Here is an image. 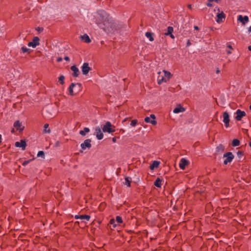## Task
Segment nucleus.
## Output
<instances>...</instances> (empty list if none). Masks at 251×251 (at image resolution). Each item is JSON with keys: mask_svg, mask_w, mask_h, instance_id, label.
Returning a JSON list of instances; mask_svg holds the SVG:
<instances>
[{"mask_svg": "<svg viewBox=\"0 0 251 251\" xmlns=\"http://www.w3.org/2000/svg\"><path fill=\"white\" fill-rule=\"evenodd\" d=\"M96 23L100 28L103 29L104 31L106 30V27L110 26L111 24L109 16L104 11H100L99 13Z\"/></svg>", "mask_w": 251, "mask_h": 251, "instance_id": "nucleus-1", "label": "nucleus"}, {"mask_svg": "<svg viewBox=\"0 0 251 251\" xmlns=\"http://www.w3.org/2000/svg\"><path fill=\"white\" fill-rule=\"evenodd\" d=\"M163 73L164 74V75H160L161 72L158 73L159 75L157 77V83L158 84H161L163 82H167L172 76V75L166 70H163Z\"/></svg>", "mask_w": 251, "mask_h": 251, "instance_id": "nucleus-2", "label": "nucleus"}, {"mask_svg": "<svg viewBox=\"0 0 251 251\" xmlns=\"http://www.w3.org/2000/svg\"><path fill=\"white\" fill-rule=\"evenodd\" d=\"M112 125L109 121L106 122L105 124L102 127V131L104 132L111 133L115 132V130L112 128Z\"/></svg>", "mask_w": 251, "mask_h": 251, "instance_id": "nucleus-3", "label": "nucleus"}, {"mask_svg": "<svg viewBox=\"0 0 251 251\" xmlns=\"http://www.w3.org/2000/svg\"><path fill=\"white\" fill-rule=\"evenodd\" d=\"M224 157L226 158L224 161V164L226 165L232 161L234 158V155L232 152H228L224 154Z\"/></svg>", "mask_w": 251, "mask_h": 251, "instance_id": "nucleus-4", "label": "nucleus"}, {"mask_svg": "<svg viewBox=\"0 0 251 251\" xmlns=\"http://www.w3.org/2000/svg\"><path fill=\"white\" fill-rule=\"evenodd\" d=\"M145 121L147 123L151 124L152 125H156L157 124V122L155 120V116L154 114H151L150 117H146Z\"/></svg>", "mask_w": 251, "mask_h": 251, "instance_id": "nucleus-5", "label": "nucleus"}, {"mask_svg": "<svg viewBox=\"0 0 251 251\" xmlns=\"http://www.w3.org/2000/svg\"><path fill=\"white\" fill-rule=\"evenodd\" d=\"M223 122L225 124L226 127H228L229 126V116L227 112H224L223 114Z\"/></svg>", "mask_w": 251, "mask_h": 251, "instance_id": "nucleus-6", "label": "nucleus"}, {"mask_svg": "<svg viewBox=\"0 0 251 251\" xmlns=\"http://www.w3.org/2000/svg\"><path fill=\"white\" fill-rule=\"evenodd\" d=\"M218 12L217 14L216 22L218 23H221L225 19V15L223 11H220L219 8L217 9Z\"/></svg>", "mask_w": 251, "mask_h": 251, "instance_id": "nucleus-7", "label": "nucleus"}, {"mask_svg": "<svg viewBox=\"0 0 251 251\" xmlns=\"http://www.w3.org/2000/svg\"><path fill=\"white\" fill-rule=\"evenodd\" d=\"M91 140L90 139L85 140L83 143H81L80 147L82 150H85L86 148L90 149L91 147Z\"/></svg>", "mask_w": 251, "mask_h": 251, "instance_id": "nucleus-8", "label": "nucleus"}, {"mask_svg": "<svg viewBox=\"0 0 251 251\" xmlns=\"http://www.w3.org/2000/svg\"><path fill=\"white\" fill-rule=\"evenodd\" d=\"M235 114H236L235 119L238 121L241 120L242 118L246 116L245 112L244 111H242L240 109H237L236 111Z\"/></svg>", "mask_w": 251, "mask_h": 251, "instance_id": "nucleus-9", "label": "nucleus"}, {"mask_svg": "<svg viewBox=\"0 0 251 251\" xmlns=\"http://www.w3.org/2000/svg\"><path fill=\"white\" fill-rule=\"evenodd\" d=\"M38 45H39V38L38 37H34L32 41L29 42L27 44L28 47H31L33 48Z\"/></svg>", "mask_w": 251, "mask_h": 251, "instance_id": "nucleus-10", "label": "nucleus"}, {"mask_svg": "<svg viewBox=\"0 0 251 251\" xmlns=\"http://www.w3.org/2000/svg\"><path fill=\"white\" fill-rule=\"evenodd\" d=\"M82 72L84 75H87L90 71L91 68L88 63H84L81 67Z\"/></svg>", "mask_w": 251, "mask_h": 251, "instance_id": "nucleus-11", "label": "nucleus"}, {"mask_svg": "<svg viewBox=\"0 0 251 251\" xmlns=\"http://www.w3.org/2000/svg\"><path fill=\"white\" fill-rule=\"evenodd\" d=\"M95 132L97 138L98 140H101L103 137V134L101 130V129L100 127H96L95 128Z\"/></svg>", "mask_w": 251, "mask_h": 251, "instance_id": "nucleus-12", "label": "nucleus"}, {"mask_svg": "<svg viewBox=\"0 0 251 251\" xmlns=\"http://www.w3.org/2000/svg\"><path fill=\"white\" fill-rule=\"evenodd\" d=\"M13 126L17 130L19 131H22L24 129V126H22V123L18 120L14 122Z\"/></svg>", "mask_w": 251, "mask_h": 251, "instance_id": "nucleus-13", "label": "nucleus"}, {"mask_svg": "<svg viewBox=\"0 0 251 251\" xmlns=\"http://www.w3.org/2000/svg\"><path fill=\"white\" fill-rule=\"evenodd\" d=\"M238 21L242 23L243 25H245L246 23L249 22V18L247 16H244V17L242 15H239L238 16Z\"/></svg>", "mask_w": 251, "mask_h": 251, "instance_id": "nucleus-14", "label": "nucleus"}, {"mask_svg": "<svg viewBox=\"0 0 251 251\" xmlns=\"http://www.w3.org/2000/svg\"><path fill=\"white\" fill-rule=\"evenodd\" d=\"M76 86H78L79 88H80L81 87V84L80 83H72L71 84V85H70L69 86V94L71 96H73L74 93V91H73V88L75 87H76Z\"/></svg>", "mask_w": 251, "mask_h": 251, "instance_id": "nucleus-15", "label": "nucleus"}, {"mask_svg": "<svg viewBox=\"0 0 251 251\" xmlns=\"http://www.w3.org/2000/svg\"><path fill=\"white\" fill-rule=\"evenodd\" d=\"M26 145V142L24 140H21L20 142H16L15 144L16 147L22 148L23 150H25Z\"/></svg>", "mask_w": 251, "mask_h": 251, "instance_id": "nucleus-16", "label": "nucleus"}, {"mask_svg": "<svg viewBox=\"0 0 251 251\" xmlns=\"http://www.w3.org/2000/svg\"><path fill=\"white\" fill-rule=\"evenodd\" d=\"M75 219H80L82 220H86L87 221H88L90 219V216L87 215H76L75 216Z\"/></svg>", "mask_w": 251, "mask_h": 251, "instance_id": "nucleus-17", "label": "nucleus"}, {"mask_svg": "<svg viewBox=\"0 0 251 251\" xmlns=\"http://www.w3.org/2000/svg\"><path fill=\"white\" fill-rule=\"evenodd\" d=\"M71 69L73 72V76L75 77H77L79 75L78 69L75 65H73L71 67Z\"/></svg>", "mask_w": 251, "mask_h": 251, "instance_id": "nucleus-18", "label": "nucleus"}, {"mask_svg": "<svg viewBox=\"0 0 251 251\" xmlns=\"http://www.w3.org/2000/svg\"><path fill=\"white\" fill-rule=\"evenodd\" d=\"M187 164H188L187 161L184 158H182L181 159L179 164V168L183 170L185 169V166L187 165Z\"/></svg>", "mask_w": 251, "mask_h": 251, "instance_id": "nucleus-19", "label": "nucleus"}, {"mask_svg": "<svg viewBox=\"0 0 251 251\" xmlns=\"http://www.w3.org/2000/svg\"><path fill=\"white\" fill-rule=\"evenodd\" d=\"M80 39L82 41L86 43H89L91 42V39L87 34H84L81 36Z\"/></svg>", "mask_w": 251, "mask_h": 251, "instance_id": "nucleus-20", "label": "nucleus"}, {"mask_svg": "<svg viewBox=\"0 0 251 251\" xmlns=\"http://www.w3.org/2000/svg\"><path fill=\"white\" fill-rule=\"evenodd\" d=\"M185 111V108L181 107V106H178V107H176L174 110H173V112L174 113H180V112H183Z\"/></svg>", "mask_w": 251, "mask_h": 251, "instance_id": "nucleus-21", "label": "nucleus"}, {"mask_svg": "<svg viewBox=\"0 0 251 251\" xmlns=\"http://www.w3.org/2000/svg\"><path fill=\"white\" fill-rule=\"evenodd\" d=\"M90 132V129L88 127H84L83 130L79 131V134L83 136H84L86 133Z\"/></svg>", "mask_w": 251, "mask_h": 251, "instance_id": "nucleus-22", "label": "nucleus"}, {"mask_svg": "<svg viewBox=\"0 0 251 251\" xmlns=\"http://www.w3.org/2000/svg\"><path fill=\"white\" fill-rule=\"evenodd\" d=\"M173 31H174L173 27L172 26H168L167 28V32L165 33V35L166 36H169L170 34H171V33H173Z\"/></svg>", "mask_w": 251, "mask_h": 251, "instance_id": "nucleus-23", "label": "nucleus"}, {"mask_svg": "<svg viewBox=\"0 0 251 251\" xmlns=\"http://www.w3.org/2000/svg\"><path fill=\"white\" fill-rule=\"evenodd\" d=\"M154 185L157 187H161V180L159 178H157L154 182Z\"/></svg>", "mask_w": 251, "mask_h": 251, "instance_id": "nucleus-24", "label": "nucleus"}, {"mask_svg": "<svg viewBox=\"0 0 251 251\" xmlns=\"http://www.w3.org/2000/svg\"><path fill=\"white\" fill-rule=\"evenodd\" d=\"M240 145V141L238 139H234L232 141V145L233 147H237Z\"/></svg>", "mask_w": 251, "mask_h": 251, "instance_id": "nucleus-25", "label": "nucleus"}, {"mask_svg": "<svg viewBox=\"0 0 251 251\" xmlns=\"http://www.w3.org/2000/svg\"><path fill=\"white\" fill-rule=\"evenodd\" d=\"M131 181V179L130 177H126L125 178V182H124L125 185H126L127 187H130Z\"/></svg>", "mask_w": 251, "mask_h": 251, "instance_id": "nucleus-26", "label": "nucleus"}, {"mask_svg": "<svg viewBox=\"0 0 251 251\" xmlns=\"http://www.w3.org/2000/svg\"><path fill=\"white\" fill-rule=\"evenodd\" d=\"M49 125L48 124H46L44 126V132L50 133V128H49Z\"/></svg>", "mask_w": 251, "mask_h": 251, "instance_id": "nucleus-27", "label": "nucleus"}, {"mask_svg": "<svg viewBox=\"0 0 251 251\" xmlns=\"http://www.w3.org/2000/svg\"><path fill=\"white\" fill-rule=\"evenodd\" d=\"M146 37L149 39V40L150 41H153L154 39L152 36V34L151 33V32H147L145 34Z\"/></svg>", "mask_w": 251, "mask_h": 251, "instance_id": "nucleus-28", "label": "nucleus"}, {"mask_svg": "<svg viewBox=\"0 0 251 251\" xmlns=\"http://www.w3.org/2000/svg\"><path fill=\"white\" fill-rule=\"evenodd\" d=\"M159 165V162L157 161H154L153 163L151 165V169H153L154 167H157Z\"/></svg>", "mask_w": 251, "mask_h": 251, "instance_id": "nucleus-29", "label": "nucleus"}, {"mask_svg": "<svg viewBox=\"0 0 251 251\" xmlns=\"http://www.w3.org/2000/svg\"><path fill=\"white\" fill-rule=\"evenodd\" d=\"M64 79H65V77L64 76V75H60L59 77V82L60 84H63L64 83Z\"/></svg>", "mask_w": 251, "mask_h": 251, "instance_id": "nucleus-30", "label": "nucleus"}, {"mask_svg": "<svg viewBox=\"0 0 251 251\" xmlns=\"http://www.w3.org/2000/svg\"><path fill=\"white\" fill-rule=\"evenodd\" d=\"M115 220L116 222H117L119 224L122 223V222H123V220H122V218L119 216H116V219Z\"/></svg>", "mask_w": 251, "mask_h": 251, "instance_id": "nucleus-31", "label": "nucleus"}, {"mask_svg": "<svg viewBox=\"0 0 251 251\" xmlns=\"http://www.w3.org/2000/svg\"><path fill=\"white\" fill-rule=\"evenodd\" d=\"M138 123V121L137 120H133L131 121L130 123V126H135Z\"/></svg>", "mask_w": 251, "mask_h": 251, "instance_id": "nucleus-32", "label": "nucleus"}, {"mask_svg": "<svg viewBox=\"0 0 251 251\" xmlns=\"http://www.w3.org/2000/svg\"><path fill=\"white\" fill-rule=\"evenodd\" d=\"M21 50L23 53L27 52L29 50V49L25 47H22Z\"/></svg>", "mask_w": 251, "mask_h": 251, "instance_id": "nucleus-33", "label": "nucleus"}, {"mask_svg": "<svg viewBox=\"0 0 251 251\" xmlns=\"http://www.w3.org/2000/svg\"><path fill=\"white\" fill-rule=\"evenodd\" d=\"M115 222L116 221L114 219H111L110 221V224L112 225L114 227H115L117 226L116 224H115Z\"/></svg>", "mask_w": 251, "mask_h": 251, "instance_id": "nucleus-34", "label": "nucleus"}, {"mask_svg": "<svg viewBox=\"0 0 251 251\" xmlns=\"http://www.w3.org/2000/svg\"><path fill=\"white\" fill-rule=\"evenodd\" d=\"M44 156V152L43 151H38V153H37V156L38 157H43Z\"/></svg>", "mask_w": 251, "mask_h": 251, "instance_id": "nucleus-35", "label": "nucleus"}, {"mask_svg": "<svg viewBox=\"0 0 251 251\" xmlns=\"http://www.w3.org/2000/svg\"><path fill=\"white\" fill-rule=\"evenodd\" d=\"M237 154L239 158H241L243 156V152L241 151H238Z\"/></svg>", "mask_w": 251, "mask_h": 251, "instance_id": "nucleus-36", "label": "nucleus"}, {"mask_svg": "<svg viewBox=\"0 0 251 251\" xmlns=\"http://www.w3.org/2000/svg\"><path fill=\"white\" fill-rule=\"evenodd\" d=\"M217 149H218V150L224 151V146H223L222 145H220L217 147Z\"/></svg>", "mask_w": 251, "mask_h": 251, "instance_id": "nucleus-37", "label": "nucleus"}, {"mask_svg": "<svg viewBox=\"0 0 251 251\" xmlns=\"http://www.w3.org/2000/svg\"><path fill=\"white\" fill-rule=\"evenodd\" d=\"M30 160H26V161H25L23 163V166H26V165H27L29 162H30Z\"/></svg>", "mask_w": 251, "mask_h": 251, "instance_id": "nucleus-38", "label": "nucleus"}, {"mask_svg": "<svg viewBox=\"0 0 251 251\" xmlns=\"http://www.w3.org/2000/svg\"><path fill=\"white\" fill-rule=\"evenodd\" d=\"M64 59L67 61L70 60V58L68 56H65Z\"/></svg>", "mask_w": 251, "mask_h": 251, "instance_id": "nucleus-39", "label": "nucleus"}, {"mask_svg": "<svg viewBox=\"0 0 251 251\" xmlns=\"http://www.w3.org/2000/svg\"><path fill=\"white\" fill-rule=\"evenodd\" d=\"M191 43L190 40H188L187 43V46H189L191 45Z\"/></svg>", "mask_w": 251, "mask_h": 251, "instance_id": "nucleus-40", "label": "nucleus"}, {"mask_svg": "<svg viewBox=\"0 0 251 251\" xmlns=\"http://www.w3.org/2000/svg\"><path fill=\"white\" fill-rule=\"evenodd\" d=\"M62 60V58H61V57H59V58H57V62H60V61H61Z\"/></svg>", "mask_w": 251, "mask_h": 251, "instance_id": "nucleus-41", "label": "nucleus"}, {"mask_svg": "<svg viewBox=\"0 0 251 251\" xmlns=\"http://www.w3.org/2000/svg\"><path fill=\"white\" fill-rule=\"evenodd\" d=\"M169 36H170L171 37V38H172V39H174V38H175V36H174V35L173 34V33H171V34H170Z\"/></svg>", "mask_w": 251, "mask_h": 251, "instance_id": "nucleus-42", "label": "nucleus"}, {"mask_svg": "<svg viewBox=\"0 0 251 251\" xmlns=\"http://www.w3.org/2000/svg\"><path fill=\"white\" fill-rule=\"evenodd\" d=\"M251 32V25L248 28V33H250Z\"/></svg>", "mask_w": 251, "mask_h": 251, "instance_id": "nucleus-43", "label": "nucleus"}, {"mask_svg": "<svg viewBox=\"0 0 251 251\" xmlns=\"http://www.w3.org/2000/svg\"><path fill=\"white\" fill-rule=\"evenodd\" d=\"M112 141H113L114 143L116 142V138L115 137H113V138H112Z\"/></svg>", "mask_w": 251, "mask_h": 251, "instance_id": "nucleus-44", "label": "nucleus"}, {"mask_svg": "<svg viewBox=\"0 0 251 251\" xmlns=\"http://www.w3.org/2000/svg\"><path fill=\"white\" fill-rule=\"evenodd\" d=\"M227 47L228 48L230 49H232V46L230 45H228L227 46Z\"/></svg>", "mask_w": 251, "mask_h": 251, "instance_id": "nucleus-45", "label": "nucleus"}, {"mask_svg": "<svg viewBox=\"0 0 251 251\" xmlns=\"http://www.w3.org/2000/svg\"><path fill=\"white\" fill-rule=\"evenodd\" d=\"M209 2H212L213 1H216L217 2H218L219 1V0H208Z\"/></svg>", "mask_w": 251, "mask_h": 251, "instance_id": "nucleus-46", "label": "nucleus"}, {"mask_svg": "<svg viewBox=\"0 0 251 251\" xmlns=\"http://www.w3.org/2000/svg\"><path fill=\"white\" fill-rule=\"evenodd\" d=\"M194 29L196 30H199V27L198 26H194Z\"/></svg>", "mask_w": 251, "mask_h": 251, "instance_id": "nucleus-47", "label": "nucleus"}, {"mask_svg": "<svg viewBox=\"0 0 251 251\" xmlns=\"http://www.w3.org/2000/svg\"><path fill=\"white\" fill-rule=\"evenodd\" d=\"M207 5L208 6H212V4L210 3V2H209V3H208L207 4Z\"/></svg>", "mask_w": 251, "mask_h": 251, "instance_id": "nucleus-48", "label": "nucleus"}, {"mask_svg": "<svg viewBox=\"0 0 251 251\" xmlns=\"http://www.w3.org/2000/svg\"><path fill=\"white\" fill-rule=\"evenodd\" d=\"M188 8H189V9H191L192 8V5L191 4L188 5Z\"/></svg>", "mask_w": 251, "mask_h": 251, "instance_id": "nucleus-49", "label": "nucleus"}, {"mask_svg": "<svg viewBox=\"0 0 251 251\" xmlns=\"http://www.w3.org/2000/svg\"><path fill=\"white\" fill-rule=\"evenodd\" d=\"M227 53L228 54H231V51H230V50H227Z\"/></svg>", "mask_w": 251, "mask_h": 251, "instance_id": "nucleus-50", "label": "nucleus"}, {"mask_svg": "<svg viewBox=\"0 0 251 251\" xmlns=\"http://www.w3.org/2000/svg\"><path fill=\"white\" fill-rule=\"evenodd\" d=\"M220 71L219 70V69H218L217 70H216V73L217 74H219L220 73Z\"/></svg>", "mask_w": 251, "mask_h": 251, "instance_id": "nucleus-51", "label": "nucleus"}, {"mask_svg": "<svg viewBox=\"0 0 251 251\" xmlns=\"http://www.w3.org/2000/svg\"><path fill=\"white\" fill-rule=\"evenodd\" d=\"M248 48L250 51H251V46H249Z\"/></svg>", "mask_w": 251, "mask_h": 251, "instance_id": "nucleus-52", "label": "nucleus"}, {"mask_svg": "<svg viewBox=\"0 0 251 251\" xmlns=\"http://www.w3.org/2000/svg\"><path fill=\"white\" fill-rule=\"evenodd\" d=\"M1 140H2V136H1V135L0 134V143H1Z\"/></svg>", "mask_w": 251, "mask_h": 251, "instance_id": "nucleus-53", "label": "nucleus"}, {"mask_svg": "<svg viewBox=\"0 0 251 251\" xmlns=\"http://www.w3.org/2000/svg\"><path fill=\"white\" fill-rule=\"evenodd\" d=\"M250 146L251 148V142L250 143Z\"/></svg>", "mask_w": 251, "mask_h": 251, "instance_id": "nucleus-54", "label": "nucleus"}]
</instances>
